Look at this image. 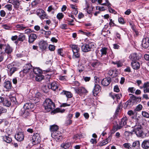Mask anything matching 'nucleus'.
<instances>
[{
  "mask_svg": "<svg viewBox=\"0 0 149 149\" xmlns=\"http://www.w3.org/2000/svg\"><path fill=\"white\" fill-rule=\"evenodd\" d=\"M134 128V129L133 130V132H134L137 136L142 138L146 136V134L143 132V128L139 123H136Z\"/></svg>",
  "mask_w": 149,
  "mask_h": 149,
  "instance_id": "f257e3e1",
  "label": "nucleus"
},
{
  "mask_svg": "<svg viewBox=\"0 0 149 149\" xmlns=\"http://www.w3.org/2000/svg\"><path fill=\"white\" fill-rule=\"evenodd\" d=\"M44 106L45 110L47 111H50L55 107V105L51 100L46 99L43 103Z\"/></svg>",
  "mask_w": 149,
  "mask_h": 149,
  "instance_id": "f03ea898",
  "label": "nucleus"
},
{
  "mask_svg": "<svg viewBox=\"0 0 149 149\" xmlns=\"http://www.w3.org/2000/svg\"><path fill=\"white\" fill-rule=\"evenodd\" d=\"M94 44L95 43L92 42L84 44L81 47L82 51L85 52L90 51L94 47Z\"/></svg>",
  "mask_w": 149,
  "mask_h": 149,
  "instance_id": "7ed1b4c3",
  "label": "nucleus"
},
{
  "mask_svg": "<svg viewBox=\"0 0 149 149\" xmlns=\"http://www.w3.org/2000/svg\"><path fill=\"white\" fill-rule=\"evenodd\" d=\"M31 142L33 145L39 143L41 141V138L38 133L34 134L31 140Z\"/></svg>",
  "mask_w": 149,
  "mask_h": 149,
  "instance_id": "20e7f679",
  "label": "nucleus"
},
{
  "mask_svg": "<svg viewBox=\"0 0 149 149\" xmlns=\"http://www.w3.org/2000/svg\"><path fill=\"white\" fill-rule=\"evenodd\" d=\"M127 122V117H125L122 118L121 121L119 123V125H118L117 128L118 129H120L123 126L125 125Z\"/></svg>",
  "mask_w": 149,
  "mask_h": 149,
  "instance_id": "39448f33",
  "label": "nucleus"
},
{
  "mask_svg": "<svg viewBox=\"0 0 149 149\" xmlns=\"http://www.w3.org/2000/svg\"><path fill=\"white\" fill-rule=\"evenodd\" d=\"M3 102V105L7 107H9L11 105V103L10 100L6 99H4L3 97H0V103Z\"/></svg>",
  "mask_w": 149,
  "mask_h": 149,
  "instance_id": "423d86ee",
  "label": "nucleus"
},
{
  "mask_svg": "<svg viewBox=\"0 0 149 149\" xmlns=\"http://www.w3.org/2000/svg\"><path fill=\"white\" fill-rule=\"evenodd\" d=\"M34 105L31 103H26L25 104L23 108L28 111H33L34 108Z\"/></svg>",
  "mask_w": 149,
  "mask_h": 149,
  "instance_id": "0eeeda50",
  "label": "nucleus"
},
{
  "mask_svg": "<svg viewBox=\"0 0 149 149\" xmlns=\"http://www.w3.org/2000/svg\"><path fill=\"white\" fill-rule=\"evenodd\" d=\"M32 66L31 64L28 63L25 65L24 67L23 72L26 73L29 72L30 70H32Z\"/></svg>",
  "mask_w": 149,
  "mask_h": 149,
  "instance_id": "6e6552de",
  "label": "nucleus"
},
{
  "mask_svg": "<svg viewBox=\"0 0 149 149\" xmlns=\"http://www.w3.org/2000/svg\"><path fill=\"white\" fill-rule=\"evenodd\" d=\"M39 44L40 48L42 50L46 49L48 45L46 41L43 40L40 42Z\"/></svg>",
  "mask_w": 149,
  "mask_h": 149,
  "instance_id": "1a4fd4ad",
  "label": "nucleus"
},
{
  "mask_svg": "<svg viewBox=\"0 0 149 149\" xmlns=\"http://www.w3.org/2000/svg\"><path fill=\"white\" fill-rule=\"evenodd\" d=\"M111 81V79L110 77L103 79L101 81V84L104 86H108Z\"/></svg>",
  "mask_w": 149,
  "mask_h": 149,
  "instance_id": "9d476101",
  "label": "nucleus"
},
{
  "mask_svg": "<svg viewBox=\"0 0 149 149\" xmlns=\"http://www.w3.org/2000/svg\"><path fill=\"white\" fill-rule=\"evenodd\" d=\"M16 139L18 141H22L24 139V135L22 132H18L15 135Z\"/></svg>",
  "mask_w": 149,
  "mask_h": 149,
  "instance_id": "9b49d317",
  "label": "nucleus"
},
{
  "mask_svg": "<svg viewBox=\"0 0 149 149\" xmlns=\"http://www.w3.org/2000/svg\"><path fill=\"white\" fill-rule=\"evenodd\" d=\"M49 88H51L52 90L56 91L58 88V84L55 82H53L48 86Z\"/></svg>",
  "mask_w": 149,
  "mask_h": 149,
  "instance_id": "f8f14e48",
  "label": "nucleus"
},
{
  "mask_svg": "<svg viewBox=\"0 0 149 149\" xmlns=\"http://www.w3.org/2000/svg\"><path fill=\"white\" fill-rule=\"evenodd\" d=\"M37 36L36 34L31 33L29 36L28 42L30 43H32L36 39Z\"/></svg>",
  "mask_w": 149,
  "mask_h": 149,
  "instance_id": "ddd939ff",
  "label": "nucleus"
},
{
  "mask_svg": "<svg viewBox=\"0 0 149 149\" xmlns=\"http://www.w3.org/2000/svg\"><path fill=\"white\" fill-rule=\"evenodd\" d=\"M132 68L135 70H138L140 67L139 63L136 61H133L131 63Z\"/></svg>",
  "mask_w": 149,
  "mask_h": 149,
  "instance_id": "4468645a",
  "label": "nucleus"
},
{
  "mask_svg": "<svg viewBox=\"0 0 149 149\" xmlns=\"http://www.w3.org/2000/svg\"><path fill=\"white\" fill-rule=\"evenodd\" d=\"M142 45L143 47L146 48L149 46V40L148 38H144L143 40Z\"/></svg>",
  "mask_w": 149,
  "mask_h": 149,
  "instance_id": "2eb2a0df",
  "label": "nucleus"
},
{
  "mask_svg": "<svg viewBox=\"0 0 149 149\" xmlns=\"http://www.w3.org/2000/svg\"><path fill=\"white\" fill-rule=\"evenodd\" d=\"M9 3L13 4L15 8H18L20 5L19 1L18 0H9Z\"/></svg>",
  "mask_w": 149,
  "mask_h": 149,
  "instance_id": "dca6fc26",
  "label": "nucleus"
},
{
  "mask_svg": "<svg viewBox=\"0 0 149 149\" xmlns=\"http://www.w3.org/2000/svg\"><path fill=\"white\" fill-rule=\"evenodd\" d=\"M7 67L9 69V73L10 76H11L17 70L16 68L12 67L11 65H8Z\"/></svg>",
  "mask_w": 149,
  "mask_h": 149,
  "instance_id": "f3484780",
  "label": "nucleus"
},
{
  "mask_svg": "<svg viewBox=\"0 0 149 149\" xmlns=\"http://www.w3.org/2000/svg\"><path fill=\"white\" fill-rule=\"evenodd\" d=\"M75 91L77 93H86L88 92L85 88L83 87L78 88L76 89Z\"/></svg>",
  "mask_w": 149,
  "mask_h": 149,
  "instance_id": "a211bd4d",
  "label": "nucleus"
},
{
  "mask_svg": "<svg viewBox=\"0 0 149 149\" xmlns=\"http://www.w3.org/2000/svg\"><path fill=\"white\" fill-rule=\"evenodd\" d=\"M101 89V87L99 85L95 84L92 91L93 93H98L100 92Z\"/></svg>",
  "mask_w": 149,
  "mask_h": 149,
  "instance_id": "6ab92c4d",
  "label": "nucleus"
},
{
  "mask_svg": "<svg viewBox=\"0 0 149 149\" xmlns=\"http://www.w3.org/2000/svg\"><path fill=\"white\" fill-rule=\"evenodd\" d=\"M98 2L101 5L107 6L108 7L110 6V3L108 0H98Z\"/></svg>",
  "mask_w": 149,
  "mask_h": 149,
  "instance_id": "aec40b11",
  "label": "nucleus"
},
{
  "mask_svg": "<svg viewBox=\"0 0 149 149\" xmlns=\"http://www.w3.org/2000/svg\"><path fill=\"white\" fill-rule=\"evenodd\" d=\"M108 50V49L106 47H102L100 50V52L101 53L100 54L101 57L103 56L106 55L107 54V52Z\"/></svg>",
  "mask_w": 149,
  "mask_h": 149,
  "instance_id": "412c9836",
  "label": "nucleus"
},
{
  "mask_svg": "<svg viewBox=\"0 0 149 149\" xmlns=\"http://www.w3.org/2000/svg\"><path fill=\"white\" fill-rule=\"evenodd\" d=\"M29 111L26 109L23 108L21 110L20 112L21 114L23 115V116L24 118H26L29 115Z\"/></svg>",
  "mask_w": 149,
  "mask_h": 149,
  "instance_id": "4be33fe9",
  "label": "nucleus"
},
{
  "mask_svg": "<svg viewBox=\"0 0 149 149\" xmlns=\"http://www.w3.org/2000/svg\"><path fill=\"white\" fill-rule=\"evenodd\" d=\"M130 58L133 61H135L136 60H139L140 58L137 54L136 53H133L131 54L129 56Z\"/></svg>",
  "mask_w": 149,
  "mask_h": 149,
  "instance_id": "5701e85b",
  "label": "nucleus"
},
{
  "mask_svg": "<svg viewBox=\"0 0 149 149\" xmlns=\"http://www.w3.org/2000/svg\"><path fill=\"white\" fill-rule=\"evenodd\" d=\"M130 98L134 102H140L141 100V97H136L132 94L130 95Z\"/></svg>",
  "mask_w": 149,
  "mask_h": 149,
  "instance_id": "b1692460",
  "label": "nucleus"
},
{
  "mask_svg": "<svg viewBox=\"0 0 149 149\" xmlns=\"http://www.w3.org/2000/svg\"><path fill=\"white\" fill-rule=\"evenodd\" d=\"M13 48L10 47L8 44H6L5 49V52L7 54H10L13 51Z\"/></svg>",
  "mask_w": 149,
  "mask_h": 149,
  "instance_id": "393cba45",
  "label": "nucleus"
},
{
  "mask_svg": "<svg viewBox=\"0 0 149 149\" xmlns=\"http://www.w3.org/2000/svg\"><path fill=\"white\" fill-rule=\"evenodd\" d=\"M143 87L144 93H149V82L145 83L143 84Z\"/></svg>",
  "mask_w": 149,
  "mask_h": 149,
  "instance_id": "a878e982",
  "label": "nucleus"
},
{
  "mask_svg": "<svg viewBox=\"0 0 149 149\" xmlns=\"http://www.w3.org/2000/svg\"><path fill=\"white\" fill-rule=\"evenodd\" d=\"M142 147L145 149L149 148V140L144 141L142 144Z\"/></svg>",
  "mask_w": 149,
  "mask_h": 149,
  "instance_id": "bb28decb",
  "label": "nucleus"
},
{
  "mask_svg": "<svg viewBox=\"0 0 149 149\" xmlns=\"http://www.w3.org/2000/svg\"><path fill=\"white\" fill-rule=\"evenodd\" d=\"M44 77L42 75V73L39 74H36L35 76V79L36 81H40L43 79Z\"/></svg>",
  "mask_w": 149,
  "mask_h": 149,
  "instance_id": "cd10ccee",
  "label": "nucleus"
},
{
  "mask_svg": "<svg viewBox=\"0 0 149 149\" xmlns=\"http://www.w3.org/2000/svg\"><path fill=\"white\" fill-rule=\"evenodd\" d=\"M18 36V37L17 40L18 41L23 42L25 39V36L22 33H19Z\"/></svg>",
  "mask_w": 149,
  "mask_h": 149,
  "instance_id": "c85d7f7f",
  "label": "nucleus"
},
{
  "mask_svg": "<svg viewBox=\"0 0 149 149\" xmlns=\"http://www.w3.org/2000/svg\"><path fill=\"white\" fill-rule=\"evenodd\" d=\"M58 129V126L56 125H52L50 126V129L52 133L57 131Z\"/></svg>",
  "mask_w": 149,
  "mask_h": 149,
  "instance_id": "c756f323",
  "label": "nucleus"
},
{
  "mask_svg": "<svg viewBox=\"0 0 149 149\" xmlns=\"http://www.w3.org/2000/svg\"><path fill=\"white\" fill-rule=\"evenodd\" d=\"M70 47L72 49V52H80V48L78 45H70Z\"/></svg>",
  "mask_w": 149,
  "mask_h": 149,
  "instance_id": "7c9ffc66",
  "label": "nucleus"
},
{
  "mask_svg": "<svg viewBox=\"0 0 149 149\" xmlns=\"http://www.w3.org/2000/svg\"><path fill=\"white\" fill-rule=\"evenodd\" d=\"M59 133L60 132L57 131L51 133V136L52 137L56 139H57L58 140L59 139H60V138H59L58 136V135L59 134Z\"/></svg>",
  "mask_w": 149,
  "mask_h": 149,
  "instance_id": "2f4dec72",
  "label": "nucleus"
},
{
  "mask_svg": "<svg viewBox=\"0 0 149 149\" xmlns=\"http://www.w3.org/2000/svg\"><path fill=\"white\" fill-rule=\"evenodd\" d=\"M16 27L19 30H24L27 28L26 26H25L23 24H18L16 25Z\"/></svg>",
  "mask_w": 149,
  "mask_h": 149,
  "instance_id": "473e14b6",
  "label": "nucleus"
},
{
  "mask_svg": "<svg viewBox=\"0 0 149 149\" xmlns=\"http://www.w3.org/2000/svg\"><path fill=\"white\" fill-rule=\"evenodd\" d=\"M134 103L133 101L131 99V98L130 100L127 101L126 102L125 104L126 105L127 107L130 108L133 105Z\"/></svg>",
  "mask_w": 149,
  "mask_h": 149,
  "instance_id": "72a5a7b5",
  "label": "nucleus"
},
{
  "mask_svg": "<svg viewBox=\"0 0 149 149\" xmlns=\"http://www.w3.org/2000/svg\"><path fill=\"white\" fill-rule=\"evenodd\" d=\"M72 57L73 59L78 58L80 57V52H73Z\"/></svg>",
  "mask_w": 149,
  "mask_h": 149,
  "instance_id": "f704fd0d",
  "label": "nucleus"
},
{
  "mask_svg": "<svg viewBox=\"0 0 149 149\" xmlns=\"http://www.w3.org/2000/svg\"><path fill=\"white\" fill-rule=\"evenodd\" d=\"M102 64L101 63L98 61H97L92 63L91 65L93 67L96 68L99 66H102Z\"/></svg>",
  "mask_w": 149,
  "mask_h": 149,
  "instance_id": "c9c22d12",
  "label": "nucleus"
},
{
  "mask_svg": "<svg viewBox=\"0 0 149 149\" xmlns=\"http://www.w3.org/2000/svg\"><path fill=\"white\" fill-rule=\"evenodd\" d=\"M32 70H33L34 73L36 74H39L42 73V71L39 68H33Z\"/></svg>",
  "mask_w": 149,
  "mask_h": 149,
  "instance_id": "e433bc0d",
  "label": "nucleus"
},
{
  "mask_svg": "<svg viewBox=\"0 0 149 149\" xmlns=\"http://www.w3.org/2000/svg\"><path fill=\"white\" fill-rule=\"evenodd\" d=\"M4 87L7 89H10L11 87V82L9 81H7L4 83Z\"/></svg>",
  "mask_w": 149,
  "mask_h": 149,
  "instance_id": "4c0bfd02",
  "label": "nucleus"
},
{
  "mask_svg": "<svg viewBox=\"0 0 149 149\" xmlns=\"http://www.w3.org/2000/svg\"><path fill=\"white\" fill-rule=\"evenodd\" d=\"M3 139L4 141L8 143H10L12 141V139L9 137V136H3Z\"/></svg>",
  "mask_w": 149,
  "mask_h": 149,
  "instance_id": "58836bf2",
  "label": "nucleus"
},
{
  "mask_svg": "<svg viewBox=\"0 0 149 149\" xmlns=\"http://www.w3.org/2000/svg\"><path fill=\"white\" fill-rule=\"evenodd\" d=\"M140 146L139 142L138 141H134L132 144V147L135 148L136 149H139Z\"/></svg>",
  "mask_w": 149,
  "mask_h": 149,
  "instance_id": "ea45409f",
  "label": "nucleus"
},
{
  "mask_svg": "<svg viewBox=\"0 0 149 149\" xmlns=\"http://www.w3.org/2000/svg\"><path fill=\"white\" fill-rule=\"evenodd\" d=\"M93 8H94L92 6H87V7L84 9L86 10L88 14H90L92 13V11L93 10Z\"/></svg>",
  "mask_w": 149,
  "mask_h": 149,
  "instance_id": "a19ab883",
  "label": "nucleus"
},
{
  "mask_svg": "<svg viewBox=\"0 0 149 149\" xmlns=\"http://www.w3.org/2000/svg\"><path fill=\"white\" fill-rule=\"evenodd\" d=\"M70 145L69 143L68 142L62 144L61 145V146L62 148L66 149L69 148Z\"/></svg>",
  "mask_w": 149,
  "mask_h": 149,
  "instance_id": "79ce46f5",
  "label": "nucleus"
},
{
  "mask_svg": "<svg viewBox=\"0 0 149 149\" xmlns=\"http://www.w3.org/2000/svg\"><path fill=\"white\" fill-rule=\"evenodd\" d=\"M6 45V44H0V52H1V53H3L4 51Z\"/></svg>",
  "mask_w": 149,
  "mask_h": 149,
  "instance_id": "37998d69",
  "label": "nucleus"
},
{
  "mask_svg": "<svg viewBox=\"0 0 149 149\" xmlns=\"http://www.w3.org/2000/svg\"><path fill=\"white\" fill-rule=\"evenodd\" d=\"M43 13H45V12L42 9H39L36 11V14L39 16H40L41 15H42Z\"/></svg>",
  "mask_w": 149,
  "mask_h": 149,
  "instance_id": "c03bdc74",
  "label": "nucleus"
},
{
  "mask_svg": "<svg viewBox=\"0 0 149 149\" xmlns=\"http://www.w3.org/2000/svg\"><path fill=\"white\" fill-rule=\"evenodd\" d=\"M120 95L119 94H116L113 95H112V94H110V96H111L113 99L115 98H116V99H120Z\"/></svg>",
  "mask_w": 149,
  "mask_h": 149,
  "instance_id": "a18cd8bd",
  "label": "nucleus"
},
{
  "mask_svg": "<svg viewBox=\"0 0 149 149\" xmlns=\"http://www.w3.org/2000/svg\"><path fill=\"white\" fill-rule=\"evenodd\" d=\"M4 8L7 9L8 10L10 11L12 9V6L11 4H7L5 5Z\"/></svg>",
  "mask_w": 149,
  "mask_h": 149,
  "instance_id": "49530a36",
  "label": "nucleus"
},
{
  "mask_svg": "<svg viewBox=\"0 0 149 149\" xmlns=\"http://www.w3.org/2000/svg\"><path fill=\"white\" fill-rule=\"evenodd\" d=\"M112 63L114 65H116L118 67H120L123 65L122 63L120 61L116 62H113Z\"/></svg>",
  "mask_w": 149,
  "mask_h": 149,
  "instance_id": "de8ad7c7",
  "label": "nucleus"
},
{
  "mask_svg": "<svg viewBox=\"0 0 149 149\" xmlns=\"http://www.w3.org/2000/svg\"><path fill=\"white\" fill-rule=\"evenodd\" d=\"M65 111V109H61L59 108H57L54 110V113H56L58 112H63Z\"/></svg>",
  "mask_w": 149,
  "mask_h": 149,
  "instance_id": "09e8293b",
  "label": "nucleus"
},
{
  "mask_svg": "<svg viewBox=\"0 0 149 149\" xmlns=\"http://www.w3.org/2000/svg\"><path fill=\"white\" fill-rule=\"evenodd\" d=\"M142 114L143 116L146 118H149V113L145 111H143Z\"/></svg>",
  "mask_w": 149,
  "mask_h": 149,
  "instance_id": "8fccbe9b",
  "label": "nucleus"
},
{
  "mask_svg": "<svg viewBox=\"0 0 149 149\" xmlns=\"http://www.w3.org/2000/svg\"><path fill=\"white\" fill-rule=\"evenodd\" d=\"M142 106L141 105L139 104L137 106L135 109V110L136 111H140L142 109Z\"/></svg>",
  "mask_w": 149,
  "mask_h": 149,
  "instance_id": "3c124183",
  "label": "nucleus"
},
{
  "mask_svg": "<svg viewBox=\"0 0 149 149\" xmlns=\"http://www.w3.org/2000/svg\"><path fill=\"white\" fill-rule=\"evenodd\" d=\"M41 33L46 35H49L51 33V32L50 31H45L44 30H42Z\"/></svg>",
  "mask_w": 149,
  "mask_h": 149,
  "instance_id": "603ef678",
  "label": "nucleus"
},
{
  "mask_svg": "<svg viewBox=\"0 0 149 149\" xmlns=\"http://www.w3.org/2000/svg\"><path fill=\"white\" fill-rule=\"evenodd\" d=\"M56 16L58 19H60L63 17L64 15L62 13H59Z\"/></svg>",
  "mask_w": 149,
  "mask_h": 149,
  "instance_id": "864d4df0",
  "label": "nucleus"
},
{
  "mask_svg": "<svg viewBox=\"0 0 149 149\" xmlns=\"http://www.w3.org/2000/svg\"><path fill=\"white\" fill-rule=\"evenodd\" d=\"M108 143V139H106L102 141V142L100 143V145L101 146H102L105 145Z\"/></svg>",
  "mask_w": 149,
  "mask_h": 149,
  "instance_id": "5fc2aeb1",
  "label": "nucleus"
},
{
  "mask_svg": "<svg viewBox=\"0 0 149 149\" xmlns=\"http://www.w3.org/2000/svg\"><path fill=\"white\" fill-rule=\"evenodd\" d=\"M132 134L133 133L131 132L126 131L124 133V135L126 137H127L132 135Z\"/></svg>",
  "mask_w": 149,
  "mask_h": 149,
  "instance_id": "6e6d98bb",
  "label": "nucleus"
},
{
  "mask_svg": "<svg viewBox=\"0 0 149 149\" xmlns=\"http://www.w3.org/2000/svg\"><path fill=\"white\" fill-rule=\"evenodd\" d=\"M7 109L1 107H0V114L7 112Z\"/></svg>",
  "mask_w": 149,
  "mask_h": 149,
  "instance_id": "4d7b16f0",
  "label": "nucleus"
},
{
  "mask_svg": "<svg viewBox=\"0 0 149 149\" xmlns=\"http://www.w3.org/2000/svg\"><path fill=\"white\" fill-rule=\"evenodd\" d=\"M123 146L125 148L129 149H131L132 147V146L131 147V145H130L129 143H125L124 144Z\"/></svg>",
  "mask_w": 149,
  "mask_h": 149,
  "instance_id": "13d9d810",
  "label": "nucleus"
},
{
  "mask_svg": "<svg viewBox=\"0 0 149 149\" xmlns=\"http://www.w3.org/2000/svg\"><path fill=\"white\" fill-rule=\"evenodd\" d=\"M11 18V13H8L6 17L5 20H10Z\"/></svg>",
  "mask_w": 149,
  "mask_h": 149,
  "instance_id": "bf43d9fd",
  "label": "nucleus"
},
{
  "mask_svg": "<svg viewBox=\"0 0 149 149\" xmlns=\"http://www.w3.org/2000/svg\"><path fill=\"white\" fill-rule=\"evenodd\" d=\"M135 90V89L133 87H130L128 89L129 92L134 93V92Z\"/></svg>",
  "mask_w": 149,
  "mask_h": 149,
  "instance_id": "052dcab7",
  "label": "nucleus"
},
{
  "mask_svg": "<svg viewBox=\"0 0 149 149\" xmlns=\"http://www.w3.org/2000/svg\"><path fill=\"white\" fill-rule=\"evenodd\" d=\"M60 27L63 29H67V25L66 24H62L60 26Z\"/></svg>",
  "mask_w": 149,
  "mask_h": 149,
  "instance_id": "680f3d73",
  "label": "nucleus"
},
{
  "mask_svg": "<svg viewBox=\"0 0 149 149\" xmlns=\"http://www.w3.org/2000/svg\"><path fill=\"white\" fill-rule=\"evenodd\" d=\"M0 14L1 17H4L6 15V13L4 10H1L0 11Z\"/></svg>",
  "mask_w": 149,
  "mask_h": 149,
  "instance_id": "e2e57ef3",
  "label": "nucleus"
},
{
  "mask_svg": "<svg viewBox=\"0 0 149 149\" xmlns=\"http://www.w3.org/2000/svg\"><path fill=\"white\" fill-rule=\"evenodd\" d=\"M49 49L51 51H53L55 49V46L53 45H50L49 46Z\"/></svg>",
  "mask_w": 149,
  "mask_h": 149,
  "instance_id": "0e129e2a",
  "label": "nucleus"
},
{
  "mask_svg": "<svg viewBox=\"0 0 149 149\" xmlns=\"http://www.w3.org/2000/svg\"><path fill=\"white\" fill-rule=\"evenodd\" d=\"M59 79L60 80L64 81L66 80V77L65 76H60Z\"/></svg>",
  "mask_w": 149,
  "mask_h": 149,
  "instance_id": "69168bd1",
  "label": "nucleus"
},
{
  "mask_svg": "<svg viewBox=\"0 0 149 149\" xmlns=\"http://www.w3.org/2000/svg\"><path fill=\"white\" fill-rule=\"evenodd\" d=\"M41 19L42 20L43 19L45 18H46V15L45 13H43L42 15H41L40 16H39Z\"/></svg>",
  "mask_w": 149,
  "mask_h": 149,
  "instance_id": "338daca9",
  "label": "nucleus"
},
{
  "mask_svg": "<svg viewBox=\"0 0 149 149\" xmlns=\"http://www.w3.org/2000/svg\"><path fill=\"white\" fill-rule=\"evenodd\" d=\"M114 91L116 92H119L120 90L118 86H116L114 87Z\"/></svg>",
  "mask_w": 149,
  "mask_h": 149,
  "instance_id": "774afa93",
  "label": "nucleus"
}]
</instances>
